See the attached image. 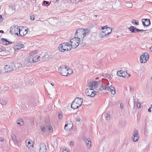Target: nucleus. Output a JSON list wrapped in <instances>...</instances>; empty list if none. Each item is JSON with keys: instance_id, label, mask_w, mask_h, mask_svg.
<instances>
[{"instance_id": "393cba45", "label": "nucleus", "mask_w": 152, "mask_h": 152, "mask_svg": "<svg viewBox=\"0 0 152 152\" xmlns=\"http://www.w3.org/2000/svg\"><path fill=\"white\" fill-rule=\"evenodd\" d=\"M51 53L49 52H47L45 53L44 56L43 57L45 58H48L51 56Z\"/></svg>"}, {"instance_id": "2f4dec72", "label": "nucleus", "mask_w": 152, "mask_h": 152, "mask_svg": "<svg viewBox=\"0 0 152 152\" xmlns=\"http://www.w3.org/2000/svg\"><path fill=\"white\" fill-rule=\"evenodd\" d=\"M33 58L35 59L36 60V59H37V61L40 60V58H42V57H41L40 56H38L37 55H36V56L34 57Z\"/></svg>"}, {"instance_id": "39448f33", "label": "nucleus", "mask_w": 152, "mask_h": 152, "mask_svg": "<svg viewBox=\"0 0 152 152\" xmlns=\"http://www.w3.org/2000/svg\"><path fill=\"white\" fill-rule=\"evenodd\" d=\"M85 30L83 28H79L77 30L75 35L79 39H83L85 36Z\"/></svg>"}, {"instance_id": "dca6fc26", "label": "nucleus", "mask_w": 152, "mask_h": 152, "mask_svg": "<svg viewBox=\"0 0 152 152\" xmlns=\"http://www.w3.org/2000/svg\"><path fill=\"white\" fill-rule=\"evenodd\" d=\"M11 137L12 140L13 141L15 144L16 145L18 144L19 141L17 139L16 136L15 134H12L11 135Z\"/></svg>"}, {"instance_id": "f8f14e48", "label": "nucleus", "mask_w": 152, "mask_h": 152, "mask_svg": "<svg viewBox=\"0 0 152 152\" xmlns=\"http://www.w3.org/2000/svg\"><path fill=\"white\" fill-rule=\"evenodd\" d=\"M142 22L143 25L145 26H148L151 24L150 20L148 19H143Z\"/></svg>"}, {"instance_id": "052dcab7", "label": "nucleus", "mask_w": 152, "mask_h": 152, "mask_svg": "<svg viewBox=\"0 0 152 152\" xmlns=\"http://www.w3.org/2000/svg\"><path fill=\"white\" fill-rule=\"evenodd\" d=\"M73 72V71L72 70L71 71H70L69 72V74H70V75L71 74V73Z\"/></svg>"}, {"instance_id": "a18cd8bd", "label": "nucleus", "mask_w": 152, "mask_h": 152, "mask_svg": "<svg viewBox=\"0 0 152 152\" xmlns=\"http://www.w3.org/2000/svg\"><path fill=\"white\" fill-rule=\"evenodd\" d=\"M120 106L121 108V109H123L124 107V105H123V104L122 103L120 104Z\"/></svg>"}, {"instance_id": "ddd939ff", "label": "nucleus", "mask_w": 152, "mask_h": 152, "mask_svg": "<svg viewBox=\"0 0 152 152\" xmlns=\"http://www.w3.org/2000/svg\"><path fill=\"white\" fill-rule=\"evenodd\" d=\"M88 85L91 88H95L98 86V83L96 81H92L88 83Z\"/></svg>"}, {"instance_id": "c03bdc74", "label": "nucleus", "mask_w": 152, "mask_h": 152, "mask_svg": "<svg viewBox=\"0 0 152 152\" xmlns=\"http://www.w3.org/2000/svg\"><path fill=\"white\" fill-rule=\"evenodd\" d=\"M110 75H107L106 74H105V77H107L108 78H109L110 77Z\"/></svg>"}, {"instance_id": "c756f323", "label": "nucleus", "mask_w": 152, "mask_h": 152, "mask_svg": "<svg viewBox=\"0 0 152 152\" xmlns=\"http://www.w3.org/2000/svg\"><path fill=\"white\" fill-rule=\"evenodd\" d=\"M86 143L87 146L88 147L91 146V142L90 139H87V140H86Z\"/></svg>"}, {"instance_id": "69168bd1", "label": "nucleus", "mask_w": 152, "mask_h": 152, "mask_svg": "<svg viewBox=\"0 0 152 152\" xmlns=\"http://www.w3.org/2000/svg\"><path fill=\"white\" fill-rule=\"evenodd\" d=\"M17 48H20V46L19 45H17Z\"/></svg>"}, {"instance_id": "79ce46f5", "label": "nucleus", "mask_w": 152, "mask_h": 152, "mask_svg": "<svg viewBox=\"0 0 152 152\" xmlns=\"http://www.w3.org/2000/svg\"><path fill=\"white\" fill-rule=\"evenodd\" d=\"M85 35H86L89 32V31L88 29H86L85 30Z\"/></svg>"}, {"instance_id": "ea45409f", "label": "nucleus", "mask_w": 152, "mask_h": 152, "mask_svg": "<svg viewBox=\"0 0 152 152\" xmlns=\"http://www.w3.org/2000/svg\"><path fill=\"white\" fill-rule=\"evenodd\" d=\"M136 105L137 106V108H140V107L141 106V104L139 102H138L137 103H136Z\"/></svg>"}, {"instance_id": "b1692460", "label": "nucleus", "mask_w": 152, "mask_h": 152, "mask_svg": "<svg viewBox=\"0 0 152 152\" xmlns=\"http://www.w3.org/2000/svg\"><path fill=\"white\" fill-rule=\"evenodd\" d=\"M37 54V51L36 50H34L31 52L29 54V56L34 57L36 56V55Z\"/></svg>"}, {"instance_id": "412c9836", "label": "nucleus", "mask_w": 152, "mask_h": 152, "mask_svg": "<svg viewBox=\"0 0 152 152\" xmlns=\"http://www.w3.org/2000/svg\"><path fill=\"white\" fill-rule=\"evenodd\" d=\"M1 40L2 41L3 44L4 45H7L12 43V42H10L7 41V39H4L3 38L1 39Z\"/></svg>"}, {"instance_id": "774afa93", "label": "nucleus", "mask_w": 152, "mask_h": 152, "mask_svg": "<svg viewBox=\"0 0 152 152\" xmlns=\"http://www.w3.org/2000/svg\"><path fill=\"white\" fill-rule=\"evenodd\" d=\"M102 76L103 77H105V75H102Z\"/></svg>"}, {"instance_id": "e2e57ef3", "label": "nucleus", "mask_w": 152, "mask_h": 152, "mask_svg": "<svg viewBox=\"0 0 152 152\" xmlns=\"http://www.w3.org/2000/svg\"><path fill=\"white\" fill-rule=\"evenodd\" d=\"M0 32L1 33H3L4 32V31L3 30H0Z\"/></svg>"}, {"instance_id": "5fc2aeb1", "label": "nucleus", "mask_w": 152, "mask_h": 152, "mask_svg": "<svg viewBox=\"0 0 152 152\" xmlns=\"http://www.w3.org/2000/svg\"><path fill=\"white\" fill-rule=\"evenodd\" d=\"M76 120L77 121L79 122L80 121V119L79 118H77Z\"/></svg>"}, {"instance_id": "7ed1b4c3", "label": "nucleus", "mask_w": 152, "mask_h": 152, "mask_svg": "<svg viewBox=\"0 0 152 152\" xmlns=\"http://www.w3.org/2000/svg\"><path fill=\"white\" fill-rule=\"evenodd\" d=\"M72 71V69L67 68V67L64 65L61 66L58 69L59 72L64 76H67L68 75H70L69 71Z\"/></svg>"}, {"instance_id": "de8ad7c7", "label": "nucleus", "mask_w": 152, "mask_h": 152, "mask_svg": "<svg viewBox=\"0 0 152 152\" xmlns=\"http://www.w3.org/2000/svg\"><path fill=\"white\" fill-rule=\"evenodd\" d=\"M107 26H103V27H102V30H104V29H105V28L106 27H107Z\"/></svg>"}, {"instance_id": "680f3d73", "label": "nucleus", "mask_w": 152, "mask_h": 152, "mask_svg": "<svg viewBox=\"0 0 152 152\" xmlns=\"http://www.w3.org/2000/svg\"><path fill=\"white\" fill-rule=\"evenodd\" d=\"M150 50L152 52V46L150 48Z\"/></svg>"}, {"instance_id": "37998d69", "label": "nucleus", "mask_w": 152, "mask_h": 152, "mask_svg": "<svg viewBox=\"0 0 152 152\" xmlns=\"http://www.w3.org/2000/svg\"><path fill=\"white\" fill-rule=\"evenodd\" d=\"M82 139H83V141H85V142H86V140H87V139H86V137L85 136H83V137Z\"/></svg>"}, {"instance_id": "f3484780", "label": "nucleus", "mask_w": 152, "mask_h": 152, "mask_svg": "<svg viewBox=\"0 0 152 152\" xmlns=\"http://www.w3.org/2000/svg\"><path fill=\"white\" fill-rule=\"evenodd\" d=\"M113 6L115 7L114 9L117 10L121 8V3L118 1L114 4Z\"/></svg>"}, {"instance_id": "603ef678", "label": "nucleus", "mask_w": 152, "mask_h": 152, "mask_svg": "<svg viewBox=\"0 0 152 152\" xmlns=\"http://www.w3.org/2000/svg\"><path fill=\"white\" fill-rule=\"evenodd\" d=\"M146 30H142V29H138V32H139V31H145Z\"/></svg>"}, {"instance_id": "4468645a", "label": "nucleus", "mask_w": 152, "mask_h": 152, "mask_svg": "<svg viewBox=\"0 0 152 152\" xmlns=\"http://www.w3.org/2000/svg\"><path fill=\"white\" fill-rule=\"evenodd\" d=\"M133 140L134 142L137 141L139 139V137H138V132L137 130H135L133 133Z\"/></svg>"}, {"instance_id": "9b49d317", "label": "nucleus", "mask_w": 152, "mask_h": 152, "mask_svg": "<svg viewBox=\"0 0 152 152\" xmlns=\"http://www.w3.org/2000/svg\"><path fill=\"white\" fill-rule=\"evenodd\" d=\"M47 150L45 144L44 143H41L40 145L39 152H46Z\"/></svg>"}, {"instance_id": "a211bd4d", "label": "nucleus", "mask_w": 152, "mask_h": 152, "mask_svg": "<svg viewBox=\"0 0 152 152\" xmlns=\"http://www.w3.org/2000/svg\"><path fill=\"white\" fill-rule=\"evenodd\" d=\"M27 59L29 63H32L34 62H37V59H36V60L35 59L32 57L30 56H29L27 58Z\"/></svg>"}, {"instance_id": "20e7f679", "label": "nucleus", "mask_w": 152, "mask_h": 152, "mask_svg": "<svg viewBox=\"0 0 152 152\" xmlns=\"http://www.w3.org/2000/svg\"><path fill=\"white\" fill-rule=\"evenodd\" d=\"M80 39L77 37H75L71 39L70 41L72 48H75L79 45Z\"/></svg>"}, {"instance_id": "13d9d810", "label": "nucleus", "mask_w": 152, "mask_h": 152, "mask_svg": "<svg viewBox=\"0 0 152 152\" xmlns=\"http://www.w3.org/2000/svg\"><path fill=\"white\" fill-rule=\"evenodd\" d=\"M151 108V107H150L149 109H148V111L149 112H151V110L150 109Z\"/></svg>"}, {"instance_id": "e433bc0d", "label": "nucleus", "mask_w": 152, "mask_h": 152, "mask_svg": "<svg viewBox=\"0 0 152 152\" xmlns=\"http://www.w3.org/2000/svg\"><path fill=\"white\" fill-rule=\"evenodd\" d=\"M132 23L136 24V25H138V22H136V21L135 20H132Z\"/></svg>"}, {"instance_id": "4c0bfd02", "label": "nucleus", "mask_w": 152, "mask_h": 152, "mask_svg": "<svg viewBox=\"0 0 152 152\" xmlns=\"http://www.w3.org/2000/svg\"><path fill=\"white\" fill-rule=\"evenodd\" d=\"M44 4L45 5H49L50 4L49 2L46 1H44Z\"/></svg>"}, {"instance_id": "1a4fd4ad", "label": "nucleus", "mask_w": 152, "mask_h": 152, "mask_svg": "<svg viewBox=\"0 0 152 152\" xmlns=\"http://www.w3.org/2000/svg\"><path fill=\"white\" fill-rule=\"evenodd\" d=\"M23 64H21L20 63L18 64L17 65H18V67L20 68L21 67L23 68L24 69H26V67H27V66H25V64H27L28 63H29L28 61V60L27 59V58H25L24 60H23L22 61Z\"/></svg>"}, {"instance_id": "423d86ee", "label": "nucleus", "mask_w": 152, "mask_h": 152, "mask_svg": "<svg viewBox=\"0 0 152 152\" xmlns=\"http://www.w3.org/2000/svg\"><path fill=\"white\" fill-rule=\"evenodd\" d=\"M20 30L19 27L17 26L13 25L10 28V32L12 34L18 35V32H19Z\"/></svg>"}, {"instance_id": "9d476101", "label": "nucleus", "mask_w": 152, "mask_h": 152, "mask_svg": "<svg viewBox=\"0 0 152 152\" xmlns=\"http://www.w3.org/2000/svg\"><path fill=\"white\" fill-rule=\"evenodd\" d=\"M73 124L71 121H67L66 122L64 126V129L65 130L68 131L70 130V129L73 127Z\"/></svg>"}, {"instance_id": "0e129e2a", "label": "nucleus", "mask_w": 152, "mask_h": 152, "mask_svg": "<svg viewBox=\"0 0 152 152\" xmlns=\"http://www.w3.org/2000/svg\"><path fill=\"white\" fill-rule=\"evenodd\" d=\"M51 84L53 86L54 85V84L53 83H51Z\"/></svg>"}, {"instance_id": "f03ea898", "label": "nucleus", "mask_w": 152, "mask_h": 152, "mask_svg": "<svg viewBox=\"0 0 152 152\" xmlns=\"http://www.w3.org/2000/svg\"><path fill=\"white\" fill-rule=\"evenodd\" d=\"M72 48L71 45L68 43H64L59 45L58 48L60 51L64 52L65 50H70Z\"/></svg>"}, {"instance_id": "4be33fe9", "label": "nucleus", "mask_w": 152, "mask_h": 152, "mask_svg": "<svg viewBox=\"0 0 152 152\" xmlns=\"http://www.w3.org/2000/svg\"><path fill=\"white\" fill-rule=\"evenodd\" d=\"M129 29L130 31L133 33H135L138 31V29L134 28L133 26H131Z\"/></svg>"}, {"instance_id": "bf43d9fd", "label": "nucleus", "mask_w": 152, "mask_h": 152, "mask_svg": "<svg viewBox=\"0 0 152 152\" xmlns=\"http://www.w3.org/2000/svg\"><path fill=\"white\" fill-rule=\"evenodd\" d=\"M129 6L130 7H132V4L131 3H130L129 4Z\"/></svg>"}, {"instance_id": "bb28decb", "label": "nucleus", "mask_w": 152, "mask_h": 152, "mask_svg": "<svg viewBox=\"0 0 152 152\" xmlns=\"http://www.w3.org/2000/svg\"><path fill=\"white\" fill-rule=\"evenodd\" d=\"M17 124L19 126L23 125L24 124V122L22 119H20L17 121Z\"/></svg>"}, {"instance_id": "49530a36", "label": "nucleus", "mask_w": 152, "mask_h": 152, "mask_svg": "<svg viewBox=\"0 0 152 152\" xmlns=\"http://www.w3.org/2000/svg\"><path fill=\"white\" fill-rule=\"evenodd\" d=\"M23 45L21 44L20 46V48H16L17 49H19L23 47Z\"/></svg>"}, {"instance_id": "473e14b6", "label": "nucleus", "mask_w": 152, "mask_h": 152, "mask_svg": "<svg viewBox=\"0 0 152 152\" xmlns=\"http://www.w3.org/2000/svg\"><path fill=\"white\" fill-rule=\"evenodd\" d=\"M26 145L28 146V148H29L31 147V146H33V145L32 144V143H30V142L28 141V142H26Z\"/></svg>"}, {"instance_id": "0eeeda50", "label": "nucleus", "mask_w": 152, "mask_h": 152, "mask_svg": "<svg viewBox=\"0 0 152 152\" xmlns=\"http://www.w3.org/2000/svg\"><path fill=\"white\" fill-rule=\"evenodd\" d=\"M96 91L91 88H87L86 90V93L88 96L94 97L96 94Z\"/></svg>"}, {"instance_id": "5701e85b", "label": "nucleus", "mask_w": 152, "mask_h": 152, "mask_svg": "<svg viewBox=\"0 0 152 152\" xmlns=\"http://www.w3.org/2000/svg\"><path fill=\"white\" fill-rule=\"evenodd\" d=\"M23 30H21L20 31L19 34L22 36H23L26 35L27 33V30L25 29L24 32H23Z\"/></svg>"}, {"instance_id": "58836bf2", "label": "nucleus", "mask_w": 152, "mask_h": 152, "mask_svg": "<svg viewBox=\"0 0 152 152\" xmlns=\"http://www.w3.org/2000/svg\"><path fill=\"white\" fill-rule=\"evenodd\" d=\"M30 19L31 20H34L35 19V16L34 15H32L30 16Z\"/></svg>"}, {"instance_id": "a19ab883", "label": "nucleus", "mask_w": 152, "mask_h": 152, "mask_svg": "<svg viewBox=\"0 0 152 152\" xmlns=\"http://www.w3.org/2000/svg\"><path fill=\"white\" fill-rule=\"evenodd\" d=\"M58 116V117L60 119H62V115L61 114L59 113Z\"/></svg>"}, {"instance_id": "4d7b16f0", "label": "nucleus", "mask_w": 152, "mask_h": 152, "mask_svg": "<svg viewBox=\"0 0 152 152\" xmlns=\"http://www.w3.org/2000/svg\"><path fill=\"white\" fill-rule=\"evenodd\" d=\"M63 152H69L68 150H66V149L65 150H63Z\"/></svg>"}, {"instance_id": "7c9ffc66", "label": "nucleus", "mask_w": 152, "mask_h": 152, "mask_svg": "<svg viewBox=\"0 0 152 152\" xmlns=\"http://www.w3.org/2000/svg\"><path fill=\"white\" fill-rule=\"evenodd\" d=\"M122 72H123V71L122 70L118 71L117 72V74L118 76L121 77V76L123 75Z\"/></svg>"}, {"instance_id": "72a5a7b5", "label": "nucleus", "mask_w": 152, "mask_h": 152, "mask_svg": "<svg viewBox=\"0 0 152 152\" xmlns=\"http://www.w3.org/2000/svg\"><path fill=\"white\" fill-rule=\"evenodd\" d=\"M40 128L42 132H45V127L44 126L42 125L41 126Z\"/></svg>"}, {"instance_id": "f257e3e1", "label": "nucleus", "mask_w": 152, "mask_h": 152, "mask_svg": "<svg viewBox=\"0 0 152 152\" xmlns=\"http://www.w3.org/2000/svg\"><path fill=\"white\" fill-rule=\"evenodd\" d=\"M83 102L82 99L76 97L72 102L71 107L74 109L78 108L81 105Z\"/></svg>"}, {"instance_id": "864d4df0", "label": "nucleus", "mask_w": 152, "mask_h": 152, "mask_svg": "<svg viewBox=\"0 0 152 152\" xmlns=\"http://www.w3.org/2000/svg\"><path fill=\"white\" fill-rule=\"evenodd\" d=\"M2 102L3 103V104L4 105L5 104L7 103L5 101H3Z\"/></svg>"}, {"instance_id": "8fccbe9b", "label": "nucleus", "mask_w": 152, "mask_h": 152, "mask_svg": "<svg viewBox=\"0 0 152 152\" xmlns=\"http://www.w3.org/2000/svg\"><path fill=\"white\" fill-rule=\"evenodd\" d=\"M129 89H130V91H133L134 90L132 86L130 87Z\"/></svg>"}, {"instance_id": "3c124183", "label": "nucleus", "mask_w": 152, "mask_h": 152, "mask_svg": "<svg viewBox=\"0 0 152 152\" xmlns=\"http://www.w3.org/2000/svg\"><path fill=\"white\" fill-rule=\"evenodd\" d=\"M3 19L2 18V16L0 15V22H1L3 20Z\"/></svg>"}, {"instance_id": "6e6d98bb", "label": "nucleus", "mask_w": 152, "mask_h": 152, "mask_svg": "<svg viewBox=\"0 0 152 152\" xmlns=\"http://www.w3.org/2000/svg\"><path fill=\"white\" fill-rule=\"evenodd\" d=\"M70 145L72 146H73L74 145V142H71Z\"/></svg>"}, {"instance_id": "a878e982", "label": "nucleus", "mask_w": 152, "mask_h": 152, "mask_svg": "<svg viewBox=\"0 0 152 152\" xmlns=\"http://www.w3.org/2000/svg\"><path fill=\"white\" fill-rule=\"evenodd\" d=\"M109 87V86H107L105 85L102 84V88L100 89V90L101 91H102L103 90L108 91V88Z\"/></svg>"}, {"instance_id": "c9c22d12", "label": "nucleus", "mask_w": 152, "mask_h": 152, "mask_svg": "<svg viewBox=\"0 0 152 152\" xmlns=\"http://www.w3.org/2000/svg\"><path fill=\"white\" fill-rule=\"evenodd\" d=\"M48 127L50 132H53V128L51 126H48Z\"/></svg>"}, {"instance_id": "09e8293b", "label": "nucleus", "mask_w": 152, "mask_h": 152, "mask_svg": "<svg viewBox=\"0 0 152 152\" xmlns=\"http://www.w3.org/2000/svg\"><path fill=\"white\" fill-rule=\"evenodd\" d=\"M4 140V139L3 137H0V141L1 142H3Z\"/></svg>"}, {"instance_id": "6e6552de", "label": "nucleus", "mask_w": 152, "mask_h": 152, "mask_svg": "<svg viewBox=\"0 0 152 152\" xmlns=\"http://www.w3.org/2000/svg\"><path fill=\"white\" fill-rule=\"evenodd\" d=\"M149 58V54L147 53H144L140 56V61L141 63H145Z\"/></svg>"}, {"instance_id": "6ab92c4d", "label": "nucleus", "mask_w": 152, "mask_h": 152, "mask_svg": "<svg viewBox=\"0 0 152 152\" xmlns=\"http://www.w3.org/2000/svg\"><path fill=\"white\" fill-rule=\"evenodd\" d=\"M104 30H105L104 32L107 36H108L112 31V29L110 27H106Z\"/></svg>"}, {"instance_id": "aec40b11", "label": "nucleus", "mask_w": 152, "mask_h": 152, "mask_svg": "<svg viewBox=\"0 0 152 152\" xmlns=\"http://www.w3.org/2000/svg\"><path fill=\"white\" fill-rule=\"evenodd\" d=\"M108 91H110L112 94L114 95L115 94V88L113 86H110V87L109 86L108 88Z\"/></svg>"}, {"instance_id": "c85d7f7f", "label": "nucleus", "mask_w": 152, "mask_h": 152, "mask_svg": "<svg viewBox=\"0 0 152 152\" xmlns=\"http://www.w3.org/2000/svg\"><path fill=\"white\" fill-rule=\"evenodd\" d=\"M107 36L106 35L105 33H104V32H101L99 34V37H100L102 38L105 37H107Z\"/></svg>"}, {"instance_id": "f704fd0d", "label": "nucleus", "mask_w": 152, "mask_h": 152, "mask_svg": "<svg viewBox=\"0 0 152 152\" xmlns=\"http://www.w3.org/2000/svg\"><path fill=\"white\" fill-rule=\"evenodd\" d=\"M106 119L108 121L110 119V115L109 114H106Z\"/></svg>"}, {"instance_id": "338daca9", "label": "nucleus", "mask_w": 152, "mask_h": 152, "mask_svg": "<svg viewBox=\"0 0 152 152\" xmlns=\"http://www.w3.org/2000/svg\"><path fill=\"white\" fill-rule=\"evenodd\" d=\"M105 31V30H103V31H102V32H104V31Z\"/></svg>"}, {"instance_id": "2eb2a0df", "label": "nucleus", "mask_w": 152, "mask_h": 152, "mask_svg": "<svg viewBox=\"0 0 152 152\" xmlns=\"http://www.w3.org/2000/svg\"><path fill=\"white\" fill-rule=\"evenodd\" d=\"M4 69L5 72L9 73L13 70V68L11 66H9L8 65H6L4 66Z\"/></svg>"}, {"instance_id": "cd10ccee", "label": "nucleus", "mask_w": 152, "mask_h": 152, "mask_svg": "<svg viewBox=\"0 0 152 152\" xmlns=\"http://www.w3.org/2000/svg\"><path fill=\"white\" fill-rule=\"evenodd\" d=\"M122 73L123 74V75L121 76V77H128L130 76V75H129V74H128L126 72L123 71V72H122Z\"/></svg>"}]
</instances>
